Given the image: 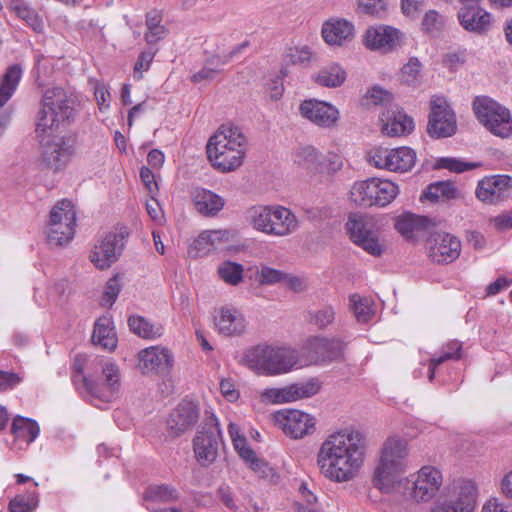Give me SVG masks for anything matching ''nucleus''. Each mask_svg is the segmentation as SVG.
<instances>
[{
	"instance_id": "55",
	"label": "nucleus",
	"mask_w": 512,
	"mask_h": 512,
	"mask_svg": "<svg viewBox=\"0 0 512 512\" xmlns=\"http://www.w3.org/2000/svg\"><path fill=\"white\" fill-rule=\"evenodd\" d=\"M358 9L361 13L382 17L386 12V2L384 0H359Z\"/></svg>"
},
{
	"instance_id": "36",
	"label": "nucleus",
	"mask_w": 512,
	"mask_h": 512,
	"mask_svg": "<svg viewBox=\"0 0 512 512\" xmlns=\"http://www.w3.org/2000/svg\"><path fill=\"white\" fill-rule=\"evenodd\" d=\"M416 162V153L409 147H399L390 150L388 170L392 172L410 171Z\"/></svg>"
},
{
	"instance_id": "26",
	"label": "nucleus",
	"mask_w": 512,
	"mask_h": 512,
	"mask_svg": "<svg viewBox=\"0 0 512 512\" xmlns=\"http://www.w3.org/2000/svg\"><path fill=\"white\" fill-rule=\"evenodd\" d=\"M269 225L268 235L283 237L294 233L298 229L299 222L290 209L280 205H272Z\"/></svg>"
},
{
	"instance_id": "43",
	"label": "nucleus",
	"mask_w": 512,
	"mask_h": 512,
	"mask_svg": "<svg viewBox=\"0 0 512 512\" xmlns=\"http://www.w3.org/2000/svg\"><path fill=\"white\" fill-rule=\"evenodd\" d=\"M289 402L309 398L318 393L320 383L317 379L311 378L304 382L293 383L286 386Z\"/></svg>"
},
{
	"instance_id": "27",
	"label": "nucleus",
	"mask_w": 512,
	"mask_h": 512,
	"mask_svg": "<svg viewBox=\"0 0 512 512\" xmlns=\"http://www.w3.org/2000/svg\"><path fill=\"white\" fill-rule=\"evenodd\" d=\"M354 26L344 19L330 20L323 24L322 36L329 45H343L353 37Z\"/></svg>"
},
{
	"instance_id": "25",
	"label": "nucleus",
	"mask_w": 512,
	"mask_h": 512,
	"mask_svg": "<svg viewBox=\"0 0 512 512\" xmlns=\"http://www.w3.org/2000/svg\"><path fill=\"white\" fill-rule=\"evenodd\" d=\"M399 40V31L391 26H375L366 30L364 45L369 50H393Z\"/></svg>"
},
{
	"instance_id": "49",
	"label": "nucleus",
	"mask_w": 512,
	"mask_h": 512,
	"mask_svg": "<svg viewBox=\"0 0 512 512\" xmlns=\"http://www.w3.org/2000/svg\"><path fill=\"white\" fill-rule=\"evenodd\" d=\"M257 278L261 285H274L283 283L287 278V273L267 265H262L257 272Z\"/></svg>"
},
{
	"instance_id": "2",
	"label": "nucleus",
	"mask_w": 512,
	"mask_h": 512,
	"mask_svg": "<svg viewBox=\"0 0 512 512\" xmlns=\"http://www.w3.org/2000/svg\"><path fill=\"white\" fill-rule=\"evenodd\" d=\"M365 454L361 432L344 430L332 433L321 444L317 465L321 474L334 482H347L354 478Z\"/></svg>"
},
{
	"instance_id": "59",
	"label": "nucleus",
	"mask_w": 512,
	"mask_h": 512,
	"mask_svg": "<svg viewBox=\"0 0 512 512\" xmlns=\"http://www.w3.org/2000/svg\"><path fill=\"white\" fill-rule=\"evenodd\" d=\"M286 391H287L286 386L283 388L265 389L260 395L261 401L264 403H273V404L289 402L288 394H286Z\"/></svg>"
},
{
	"instance_id": "39",
	"label": "nucleus",
	"mask_w": 512,
	"mask_h": 512,
	"mask_svg": "<svg viewBox=\"0 0 512 512\" xmlns=\"http://www.w3.org/2000/svg\"><path fill=\"white\" fill-rule=\"evenodd\" d=\"M321 156L316 148L313 146H303L299 147L294 154V162L299 167L310 171L311 173H318L319 169H321Z\"/></svg>"
},
{
	"instance_id": "47",
	"label": "nucleus",
	"mask_w": 512,
	"mask_h": 512,
	"mask_svg": "<svg viewBox=\"0 0 512 512\" xmlns=\"http://www.w3.org/2000/svg\"><path fill=\"white\" fill-rule=\"evenodd\" d=\"M238 148L247 150V138L240 127L230 125L226 127V158H228V154H232Z\"/></svg>"
},
{
	"instance_id": "6",
	"label": "nucleus",
	"mask_w": 512,
	"mask_h": 512,
	"mask_svg": "<svg viewBox=\"0 0 512 512\" xmlns=\"http://www.w3.org/2000/svg\"><path fill=\"white\" fill-rule=\"evenodd\" d=\"M399 194L398 186L390 180L371 178L356 182L350 191L351 200L364 207H385Z\"/></svg>"
},
{
	"instance_id": "41",
	"label": "nucleus",
	"mask_w": 512,
	"mask_h": 512,
	"mask_svg": "<svg viewBox=\"0 0 512 512\" xmlns=\"http://www.w3.org/2000/svg\"><path fill=\"white\" fill-rule=\"evenodd\" d=\"M130 330L144 339H156L163 334V326L154 324L141 316H131L128 319Z\"/></svg>"
},
{
	"instance_id": "56",
	"label": "nucleus",
	"mask_w": 512,
	"mask_h": 512,
	"mask_svg": "<svg viewBox=\"0 0 512 512\" xmlns=\"http://www.w3.org/2000/svg\"><path fill=\"white\" fill-rule=\"evenodd\" d=\"M366 99L374 105H382L385 107L389 105V107H392V94L379 86H375L370 89L366 94Z\"/></svg>"
},
{
	"instance_id": "1",
	"label": "nucleus",
	"mask_w": 512,
	"mask_h": 512,
	"mask_svg": "<svg viewBox=\"0 0 512 512\" xmlns=\"http://www.w3.org/2000/svg\"><path fill=\"white\" fill-rule=\"evenodd\" d=\"M77 103L74 93L58 86L46 89L41 99L36 133L43 149L42 160L55 171L61 170L74 155L76 139L62 137L51 142L50 138L74 120Z\"/></svg>"
},
{
	"instance_id": "18",
	"label": "nucleus",
	"mask_w": 512,
	"mask_h": 512,
	"mask_svg": "<svg viewBox=\"0 0 512 512\" xmlns=\"http://www.w3.org/2000/svg\"><path fill=\"white\" fill-rule=\"evenodd\" d=\"M275 419L284 433L294 439L303 438L315 430L314 418L299 410L278 412Z\"/></svg>"
},
{
	"instance_id": "54",
	"label": "nucleus",
	"mask_w": 512,
	"mask_h": 512,
	"mask_svg": "<svg viewBox=\"0 0 512 512\" xmlns=\"http://www.w3.org/2000/svg\"><path fill=\"white\" fill-rule=\"evenodd\" d=\"M477 164L464 162L455 158L444 157L440 158L437 162L438 168L448 169L452 172L462 173L464 171L472 170L477 167Z\"/></svg>"
},
{
	"instance_id": "9",
	"label": "nucleus",
	"mask_w": 512,
	"mask_h": 512,
	"mask_svg": "<svg viewBox=\"0 0 512 512\" xmlns=\"http://www.w3.org/2000/svg\"><path fill=\"white\" fill-rule=\"evenodd\" d=\"M456 115L443 96L434 95L430 99V113L427 133L435 139L451 137L456 133Z\"/></svg>"
},
{
	"instance_id": "40",
	"label": "nucleus",
	"mask_w": 512,
	"mask_h": 512,
	"mask_svg": "<svg viewBox=\"0 0 512 512\" xmlns=\"http://www.w3.org/2000/svg\"><path fill=\"white\" fill-rule=\"evenodd\" d=\"M15 15L26 22L35 32H42L44 28L43 20L38 13L21 0H13L9 6Z\"/></svg>"
},
{
	"instance_id": "12",
	"label": "nucleus",
	"mask_w": 512,
	"mask_h": 512,
	"mask_svg": "<svg viewBox=\"0 0 512 512\" xmlns=\"http://www.w3.org/2000/svg\"><path fill=\"white\" fill-rule=\"evenodd\" d=\"M407 442L392 436L386 439L381 449V456L373 476H382L393 471H405L407 466Z\"/></svg>"
},
{
	"instance_id": "17",
	"label": "nucleus",
	"mask_w": 512,
	"mask_h": 512,
	"mask_svg": "<svg viewBox=\"0 0 512 512\" xmlns=\"http://www.w3.org/2000/svg\"><path fill=\"white\" fill-rule=\"evenodd\" d=\"M512 178L508 175H495L482 179L477 186V198L487 204H497L510 196Z\"/></svg>"
},
{
	"instance_id": "62",
	"label": "nucleus",
	"mask_w": 512,
	"mask_h": 512,
	"mask_svg": "<svg viewBox=\"0 0 512 512\" xmlns=\"http://www.w3.org/2000/svg\"><path fill=\"white\" fill-rule=\"evenodd\" d=\"M244 268L241 264L226 261V283L237 286L243 280Z\"/></svg>"
},
{
	"instance_id": "35",
	"label": "nucleus",
	"mask_w": 512,
	"mask_h": 512,
	"mask_svg": "<svg viewBox=\"0 0 512 512\" xmlns=\"http://www.w3.org/2000/svg\"><path fill=\"white\" fill-rule=\"evenodd\" d=\"M346 76V71L340 65L332 63L321 68L312 78L320 86L336 88L344 83Z\"/></svg>"
},
{
	"instance_id": "33",
	"label": "nucleus",
	"mask_w": 512,
	"mask_h": 512,
	"mask_svg": "<svg viewBox=\"0 0 512 512\" xmlns=\"http://www.w3.org/2000/svg\"><path fill=\"white\" fill-rule=\"evenodd\" d=\"M206 154L210 164L217 170L224 172V125L208 139Z\"/></svg>"
},
{
	"instance_id": "11",
	"label": "nucleus",
	"mask_w": 512,
	"mask_h": 512,
	"mask_svg": "<svg viewBox=\"0 0 512 512\" xmlns=\"http://www.w3.org/2000/svg\"><path fill=\"white\" fill-rule=\"evenodd\" d=\"M221 440L220 424L214 416L208 417L194 439V453L201 465L212 463L218 454Z\"/></svg>"
},
{
	"instance_id": "61",
	"label": "nucleus",
	"mask_w": 512,
	"mask_h": 512,
	"mask_svg": "<svg viewBox=\"0 0 512 512\" xmlns=\"http://www.w3.org/2000/svg\"><path fill=\"white\" fill-rule=\"evenodd\" d=\"M311 51L307 46L289 48L285 60L290 64H303L309 62Z\"/></svg>"
},
{
	"instance_id": "5",
	"label": "nucleus",
	"mask_w": 512,
	"mask_h": 512,
	"mask_svg": "<svg viewBox=\"0 0 512 512\" xmlns=\"http://www.w3.org/2000/svg\"><path fill=\"white\" fill-rule=\"evenodd\" d=\"M472 106L477 120L492 134L501 138L511 135L512 117L506 107L488 96H477Z\"/></svg>"
},
{
	"instance_id": "13",
	"label": "nucleus",
	"mask_w": 512,
	"mask_h": 512,
	"mask_svg": "<svg viewBox=\"0 0 512 512\" xmlns=\"http://www.w3.org/2000/svg\"><path fill=\"white\" fill-rule=\"evenodd\" d=\"M124 238L125 234L122 231L106 233L91 250V262L101 270L108 269L117 261L123 247Z\"/></svg>"
},
{
	"instance_id": "52",
	"label": "nucleus",
	"mask_w": 512,
	"mask_h": 512,
	"mask_svg": "<svg viewBox=\"0 0 512 512\" xmlns=\"http://www.w3.org/2000/svg\"><path fill=\"white\" fill-rule=\"evenodd\" d=\"M462 357V344L457 340L450 341L442 348V353L438 357H433L436 364H442L448 360H459Z\"/></svg>"
},
{
	"instance_id": "24",
	"label": "nucleus",
	"mask_w": 512,
	"mask_h": 512,
	"mask_svg": "<svg viewBox=\"0 0 512 512\" xmlns=\"http://www.w3.org/2000/svg\"><path fill=\"white\" fill-rule=\"evenodd\" d=\"M382 132L395 137L410 133L414 129V121L411 117L397 107H386L380 115Z\"/></svg>"
},
{
	"instance_id": "4",
	"label": "nucleus",
	"mask_w": 512,
	"mask_h": 512,
	"mask_svg": "<svg viewBox=\"0 0 512 512\" xmlns=\"http://www.w3.org/2000/svg\"><path fill=\"white\" fill-rule=\"evenodd\" d=\"M243 361L258 375L277 376L292 371L299 354L290 347L259 344L245 351Z\"/></svg>"
},
{
	"instance_id": "23",
	"label": "nucleus",
	"mask_w": 512,
	"mask_h": 512,
	"mask_svg": "<svg viewBox=\"0 0 512 512\" xmlns=\"http://www.w3.org/2000/svg\"><path fill=\"white\" fill-rule=\"evenodd\" d=\"M340 339L312 338L307 342L306 349L315 363L331 362L339 359L344 350Z\"/></svg>"
},
{
	"instance_id": "20",
	"label": "nucleus",
	"mask_w": 512,
	"mask_h": 512,
	"mask_svg": "<svg viewBox=\"0 0 512 512\" xmlns=\"http://www.w3.org/2000/svg\"><path fill=\"white\" fill-rule=\"evenodd\" d=\"M458 20L466 31L483 35L491 28L492 15L480 4L464 5L458 12Z\"/></svg>"
},
{
	"instance_id": "50",
	"label": "nucleus",
	"mask_w": 512,
	"mask_h": 512,
	"mask_svg": "<svg viewBox=\"0 0 512 512\" xmlns=\"http://www.w3.org/2000/svg\"><path fill=\"white\" fill-rule=\"evenodd\" d=\"M335 319V311L332 306H323L316 311L309 312V321L320 329H324Z\"/></svg>"
},
{
	"instance_id": "44",
	"label": "nucleus",
	"mask_w": 512,
	"mask_h": 512,
	"mask_svg": "<svg viewBox=\"0 0 512 512\" xmlns=\"http://www.w3.org/2000/svg\"><path fill=\"white\" fill-rule=\"evenodd\" d=\"M248 320L237 308L226 309V336L239 337L245 334Z\"/></svg>"
},
{
	"instance_id": "21",
	"label": "nucleus",
	"mask_w": 512,
	"mask_h": 512,
	"mask_svg": "<svg viewBox=\"0 0 512 512\" xmlns=\"http://www.w3.org/2000/svg\"><path fill=\"white\" fill-rule=\"evenodd\" d=\"M442 485L441 472L431 466L422 467L414 480V493L416 502H427L439 491Z\"/></svg>"
},
{
	"instance_id": "32",
	"label": "nucleus",
	"mask_w": 512,
	"mask_h": 512,
	"mask_svg": "<svg viewBox=\"0 0 512 512\" xmlns=\"http://www.w3.org/2000/svg\"><path fill=\"white\" fill-rule=\"evenodd\" d=\"M431 224L432 220L427 216L407 213L397 218L395 228L403 237L410 239L413 237L414 232L426 229Z\"/></svg>"
},
{
	"instance_id": "8",
	"label": "nucleus",
	"mask_w": 512,
	"mask_h": 512,
	"mask_svg": "<svg viewBox=\"0 0 512 512\" xmlns=\"http://www.w3.org/2000/svg\"><path fill=\"white\" fill-rule=\"evenodd\" d=\"M351 240L367 253L381 256L385 246L379 239V229L373 218L351 214L346 223Z\"/></svg>"
},
{
	"instance_id": "58",
	"label": "nucleus",
	"mask_w": 512,
	"mask_h": 512,
	"mask_svg": "<svg viewBox=\"0 0 512 512\" xmlns=\"http://www.w3.org/2000/svg\"><path fill=\"white\" fill-rule=\"evenodd\" d=\"M320 163L321 169H319L318 173L327 174H333L339 171L343 164L340 156L332 152H329L326 155L322 154Z\"/></svg>"
},
{
	"instance_id": "30",
	"label": "nucleus",
	"mask_w": 512,
	"mask_h": 512,
	"mask_svg": "<svg viewBox=\"0 0 512 512\" xmlns=\"http://www.w3.org/2000/svg\"><path fill=\"white\" fill-rule=\"evenodd\" d=\"M192 199L196 210L204 216L216 215L224 205L219 195L204 188H196L192 192Z\"/></svg>"
},
{
	"instance_id": "3",
	"label": "nucleus",
	"mask_w": 512,
	"mask_h": 512,
	"mask_svg": "<svg viewBox=\"0 0 512 512\" xmlns=\"http://www.w3.org/2000/svg\"><path fill=\"white\" fill-rule=\"evenodd\" d=\"M71 378L76 388L85 392L92 402L111 403L119 395L121 374L112 360L77 354Z\"/></svg>"
},
{
	"instance_id": "37",
	"label": "nucleus",
	"mask_w": 512,
	"mask_h": 512,
	"mask_svg": "<svg viewBox=\"0 0 512 512\" xmlns=\"http://www.w3.org/2000/svg\"><path fill=\"white\" fill-rule=\"evenodd\" d=\"M39 432L38 423L32 419L17 416L12 421L11 433L15 440L29 444L38 437Z\"/></svg>"
},
{
	"instance_id": "10",
	"label": "nucleus",
	"mask_w": 512,
	"mask_h": 512,
	"mask_svg": "<svg viewBox=\"0 0 512 512\" xmlns=\"http://www.w3.org/2000/svg\"><path fill=\"white\" fill-rule=\"evenodd\" d=\"M476 499L475 483L462 479L455 482L452 495L436 500L431 512H473L476 507Z\"/></svg>"
},
{
	"instance_id": "7",
	"label": "nucleus",
	"mask_w": 512,
	"mask_h": 512,
	"mask_svg": "<svg viewBox=\"0 0 512 512\" xmlns=\"http://www.w3.org/2000/svg\"><path fill=\"white\" fill-rule=\"evenodd\" d=\"M76 211L69 200H61L52 208L47 229L48 243L61 246L68 243L75 234Z\"/></svg>"
},
{
	"instance_id": "16",
	"label": "nucleus",
	"mask_w": 512,
	"mask_h": 512,
	"mask_svg": "<svg viewBox=\"0 0 512 512\" xmlns=\"http://www.w3.org/2000/svg\"><path fill=\"white\" fill-rule=\"evenodd\" d=\"M299 112L302 117L323 128L334 127L340 115L335 106L316 99L304 100L299 106Z\"/></svg>"
},
{
	"instance_id": "60",
	"label": "nucleus",
	"mask_w": 512,
	"mask_h": 512,
	"mask_svg": "<svg viewBox=\"0 0 512 512\" xmlns=\"http://www.w3.org/2000/svg\"><path fill=\"white\" fill-rule=\"evenodd\" d=\"M155 54L156 52H152V51H143L135 65H134V74H133V77L135 80L137 81H140L142 78H143V75L142 73L144 71H148L149 68H150V65L155 57Z\"/></svg>"
},
{
	"instance_id": "19",
	"label": "nucleus",
	"mask_w": 512,
	"mask_h": 512,
	"mask_svg": "<svg viewBox=\"0 0 512 512\" xmlns=\"http://www.w3.org/2000/svg\"><path fill=\"white\" fill-rule=\"evenodd\" d=\"M405 471H393L382 476H373L374 487L387 494H395L403 499H414V480L402 477Z\"/></svg>"
},
{
	"instance_id": "48",
	"label": "nucleus",
	"mask_w": 512,
	"mask_h": 512,
	"mask_svg": "<svg viewBox=\"0 0 512 512\" xmlns=\"http://www.w3.org/2000/svg\"><path fill=\"white\" fill-rule=\"evenodd\" d=\"M178 498L177 491L168 485L150 486L146 492V499L154 502L167 503Z\"/></svg>"
},
{
	"instance_id": "64",
	"label": "nucleus",
	"mask_w": 512,
	"mask_h": 512,
	"mask_svg": "<svg viewBox=\"0 0 512 512\" xmlns=\"http://www.w3.org/2000/svg\"><path fill=\"white\" fill-rule=\"evenodd\" d=\"M390 150L378 148L369 154V162L377 168L388 170Z\"/></svg>"
},
{
	"instance_id": "45",
	"label": "nucleus",
	"mask_w": 512,
	"mask_h": 512,
	"mask_svg": "<svg viewBox=\"0 0 512 512\" xmlns=\"http://www.w3.org/2000/svg\"><path fill=\"white\" fill-rule=\"evenodd\" d=\"M228 433L235 451L243 461L254 457L255 451L249 446L247 438L240 433V429L236 424H229Z\"/></svg>"
},
{
	"instance_id": "31",
	"label": "nucleus",
	"mask_w": 512,
	"mask_h": 512,
	"mask_svg": "<svg viewBox=\"0 0 512 512\" xmlns=\"http://www.w3.org/2000/svg\"><path fill=\"white\" fill-rule=\"evenodd\" d=\"M459 191L452 181H437L429 184L421 195V200L431 202L449 201L459 198Z\"/></svg>"
},
{
	"instance_id": "22",
	"label": "nucleus",
	"mask_w": 512,
	"mask_h": 512,
	"mask_svg": "<svg viewBox=\"0 0 512 512\" xmlns=\"http://www.w3.org/2000/svg\"><path fill=\"white\" fill-rule=\"evenodd\" d=\"M199 410L192 401L183 400L169 415L167 425L169 430L178 436L191 429L197 422Z\"/></svg>"
},
{
	"instance_id": "63",
	"label": "nucleus",
	"mask_w": 512,
	"mask_h": 512,
	"mask_svg": "<svg viewBox=\"0 0 512 512\" xmlns=\"http://www.w3.org/2000/svg\"><path fill=\"white\" fill-rule=\"evenodd\" d=\"M121 291V285L118 279V276H114L113 278L109 279L105 286V290L103 293V301L105 304H108L109 306H112L113 303L116 301L119 293Z\"/></svg>"
},
{
	"instance_id": "46",
	"label": "nucleus",
	"mask_w": 512,
	"mask_h": 512,
	"mask_svg": "<svg viewBox=\"0 0 512 512\" xmlns=\"http://www.w3.org/2000/svg\"><path fill=\"white\" fill-rule=\"evenodd\" d=\"M39 504L37 492H29L27 495H17L9 503L10 512H33Z\"/></svg>"
},
{
	"instance_id": "15",
	"label": "nucleus",
	"mask_w": 512,
	"mask_h": 512,
	"mask_svg": "<svg viewBox=\"0 0 512 512\" xmlns=\"http://www.w3.org/2000/svg\"><path fill=\"white\" fill-rule=\"evenodd\" d=\"M429 257L433 262L448 264L456 260L461 251L460 240L445 232H436L428 239Z\"/></svg>"
},
{
	"instance_id": "57",
	"label": "nucleus",
	"mask_w": 512,
	"mask_h": 512,
	"mask_svg": "<svg viewBox=\"0 0 512 512\" xmlns=\"http://www.w3.org/2000/svg\"><path fill=\"white\" fill-rule=\"evenodd\" d=\"M249 465V468L258 475L260 478H268L273 475V468L264 459L259 458L256 453L254 457L244 461Z\"/></svg>"
},
{
	"instance_id": "51",
	"label": "nucleus",
	"mask_w": 512,
	"mask_h": 512,
	"mask_svg": "<svg viewBox=\"0 0 512 512\" xmlns=\"http://www.w3.org/2000/svg\"><path fill=\"white\" fill-rule=\"evenodd\" d=\"M422 65L418 58L412 57L402 68V80L408 85H415L420 76Z\"/></svg>"
},
{
	"instance_id": "34",
	"label": "nucleus",
	"mask_w": 512,
	"mask_h": 512,
	"mask_svg": "<svg viewBox=\"0 0 512 512\" xmlns=\"http://www.w3.org/2000/svg\"><path fill=\"white\" fill-rule=\"evenodd\" d=\"M271 213L272 205H253L244 211V219L255 230L268 235Z\"/></svg>"
},
{
	"instance_id": "53",
	"label": "nucleus",
	"mask_w": 512,
	"mask_h": 512,
	"mask_svg": "<svg viewBox=\"0 0 512 512\" xmlns=\"http://www.w3.org/2000/svg\"><path fill=\"white\" fill-rule=\"evenodd\" d=\"M350 303L358 322H367L371 318V309L359 295L350 296Z\"/></svg>"
},
{
	"instance_id": "42",
	"label": "nucleus",
	"mask_w": 512,
	"mask_h": 512,
	"mask_svg": "<svg viewBox=\"0 0 512 512\" xmlns=\"http://www.w3.org/2000/svg\"><path fill=\"white\" fill-rule=\"evenodd\" d=\"M162 13L158 10H152L146 14L147 32L145 40L148 44H156L167 34V29L161 25Z\"/></svg>"
},
{
	"instance_id": "38",
	"label": "nucleus",
	"mask_w": 512,
	"mask_h": 512,
	"mask_svg": "<svg viewBox=\"0 0 512 512\" xmlns=\"http://www.w3.org/2000/svg\"><path fill=\"white\" fill-rule=\"evenodd\" d=\"M22 75V69L14 64L7 68L4 75L0 78V108L12 97Z\"/></svg>"
},
{
	"instance_id": "28",
	"label": "nucleus",
	"mask_w": 512,
	"mask_h": 512,
	"mask_svg": "<svg viewBox=\"0 0 512 512\" xmlns=\"http://www.w3.org/2000/svg\"><path fill=\"white\" fill-rule=\"evenodd\" d=\"M224 243L222 230H205L193 241L189 253L194 257H202L214 252Z\"/></svg>"
},
{
	"instance_id": "29",
	"label": "nucleus",
	"mask_w": 512,
	"mask_h": 512,
	"mask_svg": "<svg viewBox=\"0 0 512 512\" xmlns=\"http://www.w3.org/2000/svg\"><path fill=\"white\" fill-rule=\"evenodd\" d=\"M92 341L108 351H113L116 348L117 335L110 317L101 316L98 318L94 326Z\"/></svg>"
},
{
	"instance_id": "14",
	"label": "nucleus",
	"mask_w": 512,
	"mask_h": 512,
	"mask_svg": "<svg viewBox=\"0 0 512 512\" xmlns=\"http://www.w3.org/2000/svg\"><path fill=\"white\" fill-rule=\"evenodd\" d=\"M138 367L144 375L168 373L173 366V355L169 349L159 345L149 346L138 352Z\"/></svg>"
}]
</instances>
